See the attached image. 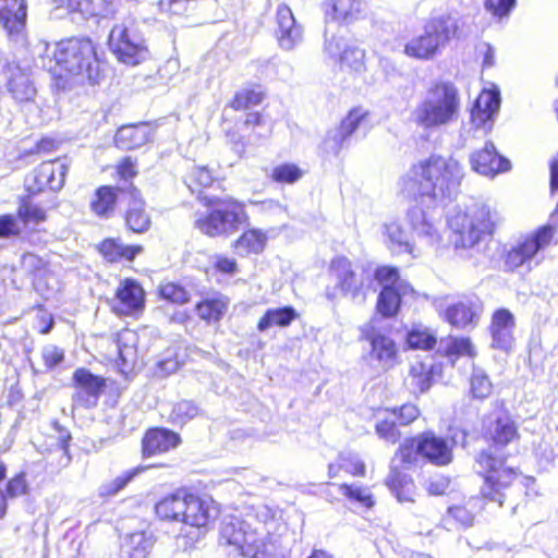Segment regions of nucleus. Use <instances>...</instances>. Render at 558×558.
I'll return each instance as SVG.
<instances>
[{
    "instance_id": "nucleus-57",
    "label": "nucleus",
    "mask_w": 558,
    "mask_h": 558,
    "mask_svg": "<svg viewBox=\"0 0 558 558\" xmlns=\"http://www.w3.org/2000/svg\"><path fill=\"white\" fill-rule=\"evenodd\" d=\"M408 343L413 349L428 350L436 344V337L428 330L413 329L408 333Z\"/></svg>"
},
{
    "instance_id": "nucleus-42",
    "label": "nucleus",
    "mask_w": 558,
    "mask_h": 558,
    "mask_svg": "<svg viewBox=\"0 0 558 558\" xmlns=\"http://www.w3.org/2000/svg\"><path fill=\"white\" fill-rule=\"evenodd\" d=\"M16 215L24 227L37 226L47 219L46 210L28 198H23L20 202Z\"/></svg>"
},
{
    "instance_id": "nucleus-40",
    "label": "nucleus",
    "mask_w": 558,
    "mask_h": 558,
    "mask_svg": "<svg viewBox=\"0 0 558 558\" xmlns=\"http://www.w3.org/2000/svg\"><path fill=\"white\" fill-rule=\"evenodd\" d=\"M266 241L267 236L263 231L251 229L234 242L233 247L239 255L258 254L264 250Z\"/></svg>"
},
{
    "instance_id": "nucleus-24",
    "label": "nucleus",
    "mask_w": 558,
    "mask_h": 558,
    "mask_svg": "<svg viewBox=\"0 0 558 558\" xmlns=\"http://www.w3.org/2000/svg\"><path fill=\"white\" fill-rule=\"evenodd\" d=\"M144 304V291L134 280L122 281L117 289L113 311L120 315H130Z\"/></svg>"
},
{
    "instance_id": "nucleus-18",
    "label": "nucleus",
    "mask_w": 558,
    "mask_h": 558,
    "mask_svg": "<svg viewBox=\"0 0 558 558\" xmlns=\"http://www.w3.org/2000/svg\"><path fill=\"white\" fill-rule=\"evenodd\" d=\"M365 339L368 341L371 350L369 357L377 362L383 369L392 368L398 362V350L395 341L380 332L371 330L366 332Z\"/></svg>"
},
{
    "instance_id": "nucleus-26",
    "label": "nucleus",
    "mask_w": 558,
    "mask_h": 558,
    "mask_svg": "<svg viewBox=\"0 0 558 558\" xmlns=\"http://www.w3.org/2000/svg\"><path fill=\"white\" fill-rule=\"evenodd\" d=\"M481 311L477 300L464 298L447 307L446 319L457 328H465L469 325L476 324Z\"/></svg>"
},
{
    "instance_id": "nucleus-45",
    "label": "nucleus",
    "mask_w": 558,
    "mask_h": 558,
    "mask_svg": "<svg viewBox=\"0 0 558 558\" xmlns=\"http://www.w3.org/2000/svg\"><path fill=\"white\" fill-rule=\"evenodd\" d=\"M493 383L488 374L481 367L473 365L470 377V391L475 399L484 400L493 393Z\"/></svg>"
},
{
    "instance_id": "nucleus-19",
    "label": "nucleus",
    "mask_w": 558,
    "mask_h": 558,
    "mask_svg": "<svg viewBox=\"0 0 558 558\" xmlns=\"http://www.w3.org/2000/svg\"><path fill=\"white\" fill-rule=\"evenodd\" d=\"M515 327L514 316L506 308L496 311L492 317L490 335L492 347L502 351H509L513 343Z\"/></svg>"
},
{
    "instance_id": "nucleus-8",
    "label": "nucleus",
    "mask_w": 558,
    "mask_h": 558,
    "mask_svg": "<svg viewBox=\"0 0 558 558\" xmlns=\"http://www.w3.org/2000/svg\"><path fill=\"white\" fill-rule=\"evenodd\" d=\"M482 472L485 473L484 485L481 493L484 498L502 506L505 493L518 476L514 468L506 465L502 458H498L488 451H483L477 458Z\"/></svg>"
},
{
    "instance_id": "nucleus-59",
    "label": "nucleus",
    "mask_w": 558,
    "mask_h": 558,
    "mask_svg": "<svg viewBox=\"0 0 558 558\" xmlns=\"http://www.w3.org/2000/svg\"><path fill=\"white\" fill-rule=\"evenodd\" d=\"M339 459L340 465L345 472L354 476L365 475V464L356 454L352 452H341Z\"/></svg>"
},
{
    "instance_id": "nucleus-7",
    "label": "nucleus",
    "mask_w": 558,
    "mask_h": 558,
    "mask_svg": "<svg viewBox=\"0 0 558 558\" xmlns=\"http://www.w3.org/2000/svg\"><path fill=\"white\" fill-rule=\"evenodd\" d=\"M209 204L211 211L195 219V227L204 234L229 235L247 220L244 206L233 199H210Z\"/></svg>"
},
{
    "instance_id": "nucleus-6",
    "label": "nucleus",
    "mask_w": 558,
    "mask_h": 558,
    "mask_svg": "<svg viewBox=\"0 0 558 558\" xmlns=\"http://www.w3.org/2000/svg\"><path fill=\"white\" fill-rule=\"evenodd\" d=\"M457 28V22L451 16L433 19L425 25L423 34L407 43L404 53L418 60L434 59L456 35Z\"/></svg>"
},
{
    "instance_id": "nucleus-21",
    "label": "nucleus",
    "mask_w": 558,
    "mask_h": 558,
    "mask_svg": "<svg viewBox=\"0 0 558 558\" xmlns=\"http://www.w3.org/2000/svg\"><path fill=\"white\" fill-rule=\"evenodd\" d=\"M416 452L437 465H446L451 461V450L445 439L430 432L416 437Z\"/></svg>"
},
{
    "instance_id": "nucleus-60",
    "label": "nucleus",
    "mask_w": 558,
    "mask_h": 558,
    "mask_svg": "<svg viewBox=\"0 0 558 558\" xmlns=\"http://www.w3.org/2000/svg\"><path fill=\"white\" fill-rule=\"evenodd\" d=\"M375 278L383 288H396L399 283H407L399 277V270L396 267L383 266L375 272Z\"/></svg>"
},
{
    "instance_id": "nucleus-64",
    "label": "nucleus",
    "mask_w": 558,
    "mask_h": 558,
    "mask_svg": "<svg viewBox=\"0 0 558 558\" xmlns=\"http://www.w3.org/2000/svg\"><path fill=\"white\" fill-rule=\"evenodd\" d=\"M41 357L47 368H53L64 359V352L54 344H47L41 350Z\"/></svg>"
},
{
    "instance_id": "nucleus-9",
    "label": "nucleus",
    "mask_w": 558,
    "mask_h": 558,
    "mask_svg": "<svg viewBox=\"0 0 558 558\" xmlns=\"http://www.w3.org/2000/svg\"><path fill=\"white\" fill-rule=\"evenodd\" d=\"M550 220L551 223L527 235L508 252L505 262L508 269L514 270L522 266L531 269L533 262L535 265L539 263L538 253L547 248L556 238L558 219L553 215Z\"/></svg>"
},
{
    "instance_id": "nucleus-38",
    "label": "nucleus",
    "mask_w": 558,
    "mask_h": 558,
    "mask_svg": "<svg viewBox=\"0 0 558 558\" xmlns=\"http://www.w3.org/2000/svg\"><path fill=\"white\" fill-rule=\"evenodd\" d=\"M407 385L413 393H423L432 386V365L415 362L411 365Z\"/></svg>"
},
{
    "instance_id": "nucleus-10",
    "label": "nucleus",
    "mask_w": 558,
    "mask_h": 558,
    "mask_svg": "<svg viewBox=\"0 0 558 558\" xmlns=\"http://www.w3.org/2000/svg\"><path fill=\"white\" fill-rule=\"evenodd\" d=\"M109 47L119 61L136 65L147 57V47L133 21L117 24L110 32Z\"/></svg>"
},
{
    "instance_id": "nucleus-22",
    "label": "nucleus",
    "mask_w": 558,
    "mask_h": 558,
    "mask_svg": "<svg viewBox=\"0 0 558 558\" xmlns=\"http://www.w3.org/2000/svg\"><path fill=\"white\" fill-rule=\"evenodd\" d=\"M472 168L487 177L505 172L510 168V161L498 155L493 143H486L485 147L471 156Z\"/></svg>"
},
{
    "instance_id": "nucleus-35",
    "label": "nucleus",
    "mask_w": 558,
    "mask_h": 558,
    "mask_svg": "<svg viewBox=\"0 0 558 558\" xmlns=\"http://www.w3.org/2000/svg\"><path fill=\"white\" fill-rule=\"evenodd\" d=\"M118 201V190L112 186H100L90 201L92 211L100 217L108 218L114 211Z\"/></svg>"
},
{
    "instance_id": "nucleus-46",
    "label": "nucleus",
    "mask_w": 558,
    "mask_h": 558,
    "mask_svg": "<svg viewBox=\"0 0 558 558\" xmlns=\"http://www.w3.org/2000/svg\"><path fill=\"white\" fill-rule=\"evenodd\" d=\"M150 547L144 533H133L125 537L121 546L123 558H146Z\"/></svg>"
},
{
    "instance_id": "nucleus-50",
    "label": "nucleus",
    "mask_w": 558,
    "mask_h": 558,
    "mask_svg": "<svg viewBox=\"0 0 558 558\" xmlns=\"http://www.w3.org/2000/svg\"><path fill=\"white\" fill-rule=\"evenodd\" d=\"M339 490L349 500L364 508H372L374 505L373 496L367 487L341 484L339 485Z\"/></svg>"
},
{
    "instance_id": "nucleus-14",
    "label": "nucleus",
    "mask_w": 558,
    "mask_h": 558,
    "mask_svg": "<svg viewBox=\"0 0 558 558\" xmlns=\"http://www.w3.org/2000/svg\"><path fill=\"white\" fill-rule=\"evenodd\" d=\"M73 381L72 408H95L105 387V380L86 368H77L73 374Z\"/></svg>"
},
{
    "instance_id": "nucleus-30",
    "label": "nucleus",
    "mask_w": 558,
    "mask_h": 558,
    "mask_svg": "<svg viewBox=\"0 0 558 558\" xmlns=\"http://www.w3.org/2000/svg\"><path fill=\"white\" fill-rule=\"evenodd\" d=\"M187 492L180 489L163 497L155 506L156 514L161 520L183 522Z\"/></svg>"
},
{
    "instance_id": "nucleus-27",
    "label": "nucleus",
    "mask_w": 558,
    "mask_h": 558,
    "mask_svg": "<svg viewBox=\"0 0 558 558\" xmlns=\"http://www.w3.org/2000/svg\"><path fill=\"white\" fill-rule=\"evenodd\" d=\"M179 442L180 437L173 432L165 428L150 429L143 438V454L149 457L162 453L177 447Z\"/></svg>"
},
{
    "instance_id": "nucleus-36",
    "label": "nucleus",
    "mask_w": 558,
    "mask_h": 558,
    "mask_svg": "<svg viewBox=\"0 0 558 558\" xmlns=\"http://www.w3.org/2000/svg\"><path fill=\"white\" fill-rule=\"evenodd\" d=\"M296 318L298 313L291 306H286L281 308H269L259 319L257 324V329L259 331H266L267 329L274 326L287 327Z\"/></svg>"
},
{
    "instance_id": "nucleus-28",
    "label": "nucleus",
    "mask_w": 558,
    "mask_h": 558,
    "mask_svg": "<svg viewBox=\"0 0 558 558\" xmlns=\"http://www.w3.org/2000/svg\"><path fill=\"white\" fill-rule=\"evenodd\" d=\"M150 135L148 124L123 125L117 131L114 142L121 149H136L145 145L150 140Z\"/></svg>"
},
{
    "instance_id": "nucleus-32",
    "label": "nucleus",
    "mask_w": 558,
    "mask_h": 558,
    "mask_svg": "<svg viewBox=\"0 0 558 558\" xmlns=\"http://www.w3.org/2000/svg\"><path fill=\"white\" fill-rule=\"evenodd\" d=\"M413 292L409 283H399L396 288H383L377 300V311L384 317H391L397 314L401 299Z\"/></svg>"
},
{
    "instance_id": "nucleus-31",
    "label": "nucleus",
    "mask_w": 558,
    "mask_h": 558,
    "mask_svg": "<svg viewBox=\"0 0 558 558\" xmlns=\"http://www.w3.org/2000/svg\"><path fill=\"white\" fill-rule=\"evenodd\" d=\"M471 504L472 500L466 505H454L449 507L441 518V526L447 531H459L473 526L475 514Z\"/></svg>"
},
{
    "instance_id": "nucleus-51",
    "label": "nucleus",
    "mask_w": 558,
    "mask_h": 558,
    "mask_svg": "<svg viewBox=\"0 0 558 558\" xmlns=\"http://www.w3.org/2000/svg\"><path fill=\"white\" fill-rule=\"evenodd\" d=\"M375 429L379 438L392 445L396 444L401 436L396 426V420L386 414L385 411L376 423Z\"/></svg>"
},
{
    "instance_id": "nucleus-63",
    "label": "nucleus",
    "mask_w": 558,
    "mask_h": 558,
    "mask_svg": "<svg viewBox=\"0 0 558 558\" xmlns=\"http://www.w3.org/2000/svg\"><path fill=\"white\" fill-rule=\"evenodd\" d=\"M517 0H486V9L499 19L508 16L511 10L514 8Z\"/></svg>"
},
{
    "instance_id": "nucleus-16",
    "label": "nucleus",
    "mask_w": 558,
    "mask_h": 558,
    "mask_svg": "<svg viewBox=\"0 0 558 558\" xmlns=\"http://www.w3.org/2000/svg\"><path fill=\"white\" fill-rule=\"evenodd\" d=\"M499 106L500 95L497 89L483 90L471 110L472 124L487 134L493 128L494 116L498 112Z\"/></svg>"
},
{
    "instance_id": "nucleus-49",
    "label": "nucleus",
    "mask_w": 558,
    "mask_h": 558,
    "mask_svg": "<svg viewBox=\"0 0 558 558\" xmlns=\"http://www.w3.org/2000/svg\"><path fill=\"white\" fill-rule=\"evenodd\" d=\"M56 9H64L68 12H80L83 15H98V10L95 0H52Z\"/></svg>"
},
{
    "instance_id": "nucleus-11",
    "label": "nucleus",
    "mask_w": 558,
    "mask_h": 558,
    "mask_svg": "<svg viewBox=\"0 0 558 558\" xmlns=\"http://www.w3.org/2000/svg\"><path fill=\"white\" fill-rule=\"evenodd\" d=\"M0 76L12 97L20 102L32 101L36 96V88L32 80L31 68L14 59H10L0 49Z\"/></svg>"
},
{
    "instance_id": "nucleus-61",
    "label": "nucleus",
    "mask_w": 558,
    "mask_h": 558,
    "mask_svg": "<svg viewBox=\"0 0 558 558\" xmlns=\"http://www.w3.org/2000/svg\"><path fill=\"white\" fill-rule=\"evenodd\" d=\"M17 216L1 215L0 216V239H9L19 236L22 232Z\"/></svg>"
},
{
    "instance_id": "nucleus-52",
    "label": "nucleus",
    "mask_w": 558,
    "mask_h": 558,
    "mask_svg": "<svg viewBox=\"0 0 558 558\" xmlns=\"http://www.w3.org/2000/svg\"><path fill=\"white\" fill-rule=\"evenodd\" d=\"M264 99V93L258 88H244L238 92L231 104L235 110H245L259 105Z\"/></svg>"
},
{
    "instance_id": "nucleus-5",
    "label": "nucleus",
    "mask_w": 558,
    "mask_h": 558,
    "mask_svg": "<svg viewBox=\"0 0 558 558\" xmlns=\"http://www.w3.org/2000/svg\"><path fill=\"white\" fill-rule=\"evenodd\" d=\"M53 59L60 70L81 76L90 84L99 77V62L93 43L86 38H70L56 44Z\"/></svg>"
},
{
    "instance_id": "nucleus-58",
    "label": "nucleus",
    "mask_w": 558,
    "mask_h": 558,
    "mask_svg": "<svg viewBox=\"0 0 558 558\" xmlns=\"http://www.w3.org/2000/svg\"><path fill=\"white\" fill-rule=\"evenodd\" d=\"M385 413L399 421L400 425H408L418 417L420 410L415 404L407 403L399 409L385 410Z\"/></svg>"
},
{
    "instance_id": "nucleus-2",
    "label": "nucleus",
    "mask_w": 558,
    "mask_h": 558,
    "mask_svg": "<svg viewBox=\"0 0 558 558\" xmlns=\"http://www.w3.org/2000/svg\"><path fill=\"white\" fill-rule=\"evenodd\" d=\"M287 525L267 507L245 520L226 517L220 526V545L230 555L246 558H287Z\"/></svg>"
},
{
    "instance_id": "nucleus-33",
    "label": "nucleus",
    "mask_w": 558,
    "mask_h": 558,
    "mask_svg": "<svg viewBox=\"0 0 558 558\" xmlns=\"http://www.w3.org/2000/svg\"><path fill=\"white\" fill-rule=\"evenodd\" d=\"M384 234L386 236V243L393 253H408L413 257L416 256L414 253V245L410 241L409 235L403 230L401 225L397 221H390L384 225Z\"/></svg>"
},
{
    "instance_id": "nucleus-44",
    "label": "nucleus",
    "mask_w": 558,
    "mask_h": 558,
    "mask_svg": "<svg viewBox=\"0 0 558 558\" xmlns=\"http://www.w3.org/2000/svg\"><path fill=\"white\" fill-rule=\"evenodd\" d=\"M328 8H331L333 19L343 22L356 20L362 12L361 0H328Z\"/></svg>"
},
{
    "instance_id": "nucleus-17",
    "label": "nucleus",
    "mask_w": 558,
    "mask_h": 558,
    "mask_svg": "<svg viewBox=\"0 0 558 558\" xmlns=\"http://www.w3.org/2000/svg\"><path fill=\"white\" fill-rule=\"evenodd\" d=\"M276 16L278 25L276 35L279 46L290 51L301 43L302 27L296 24L291 9L284 3L278 5Z\"/></svg>"
},
{
    "instance_id": "nucleus-39",
    "label": "nucleus",
    "mask_w": 558,
    "mask_h": 558,
    "mask_svg": "<svg viewBox=\"0 0 558 558\" xmlns=\"http://www.w3.org/2000/svg\"><path fill=\"white\" fill-rule=\"evenodd\" d=\"M99 250L105 258H107L109 262H117L122 258L132 260L138 253L142 252V246L124 245L119 240L107 239L100 244Z\"/></svg>"
},
{
    "instance_id": "nucleus-25",
    "label": "nucleus",
    "mask_w": 558,
    "mask_h": 558,
    "mask_svg": "<svg viewBox=\"0 0 558 558\" xmlns=\"http://www.w3.org/2000/svg\"><path fill=\"white\" fill-rule=\"evenodd\" d=\"M330 272L343 294L359 295L363 288V279L352 269L351 262L345 257H337L331 262Z\"/></svg>"
},
{
    "instance_id": "nucleus-53",
    "label": "nucleus",
    "mask_w": 558,
    "mask_h": 558,
    "mask_svg": "<svg viewBox=\"0 0 558 558\" xmlns=\"http://www.w3.org/2000/svg\"><path fill=\"white\" fill-rule=\"evenodd\" d=\"M198 414V408L187 400H182L173 405L171 420L177 424H185Z\"/></svg>"
},
{
    "instance_id": "nucleus-12",
    "label": "nucleus",
    "mask_w": 558,
    "mask_h": 558,
    "mask_svg": "<svg viewBox=\"0 0 558 558\" xmlns=\"http://www.w3.org/2000/svg\"><path fill=\"white\" fill-rule=\"evenodd\" d=\"M324 51L331 59L338 60L340 68L350 73L362 74L366 71L365 50L355 43L342 37L326 38Z\"/></svg>"
},
{
    "instance_id": "nucleus-37",
    "label": "nucleus",
    "mask_w": 558,
    "mask_h": 558,
    "mask_svg": "<svg viewBox=\"0 0 558 558\" xmlns=\"http://www.w3.org/2000/svg\"><path fill=\"white\" fill-rule=\"evenodd\" d=\"M439 350L452 360V363L460 356L475 357L476 349L469 338L448 337L439 342Z\"/></svg>"
},
{
    "instance_id": "nucleus-34",
    "label": "nucleus",
    "mask_w": 558,
    "mask_h": 558,
    "mask_svg": "<svg viewBox=\"0 0 558 558\" xmlns=\"http://www.w3.org/2000/svg\"><path fill=\"white\" fill-rule=\"evenodd\" d=\"M137 333L131 329H123L117 336V350L124 367L135 366L137 362Z\"/></svg>"
},
{
    "instance_id": "nucleus-3",
    "label": "nucleus",
    "mask_w": 558,
    "mask_h": 558,
    "mask_svg": "<svg viewBox=\"0 0 558 558\" xmlns=\"http://www.w3.org/2000/svg\"><path fill=\"white\" fill-rule=\"evenodd\" d=\"M460 112V97L452 83H434L412 111L413 121L424 130H436L454 122Z\"/></svg>"
},
{
    "instance_id": "nucleus-13",
    "label": "nucleus",
    "mask_w": 558,
    "mask_h": 558,
    "mask_svg": "<svg viewBox=\"0 0 558 558\" xmlns=\"http://www.w3.org/2000/svg\"><path fill=\"white\" fill-rule=\"evenodd\" d=\"M66 172L68 165L64 161H45L26 178V189L31 194H38L46 189L59 191L64 184Z\"/></svg>"
},
{
    "instance_id": "nucleus-56",
    "label": "nucleus",
    "mask_w": 558,
    "mask_h": 558,
    "mask_svg": "<svg viewBox=\"0 0 558 558\" xmlns=\"http://www.w3.org/2000/svg\"><path fill=\"white\" fill-rule=\"evenodd\" d=\"M160 295L172 303L184 304L189 302V292L181 286L173 282H167L159 288Z\"/></svg>"
},
{
    "instance_id": "nucleus-48",
    "label": "nucleus",
    "mask_w": 558,
    "mask_h": 558,
    "mask_svg": "<svg viewBox=\"0 0 558 558\" xmlns=\"http://www.w3.org/2000/svg\"><path fill=\"white\" fill-rule=\"evenodd\" d=\"M369 122L367 118V112L362 108L352 109L348 116L342 120L339 128L343 133L349 137L355 132L360 130L365 133L368 129Z\"/></svg>"
},
{
    "instance_id": "nucleus-54",
    "label": "nucleus",
    "mask_w": 558,
    "mask_h": 558,
    "mask_svg": "<svg viewBox=\"0 0 558 558\" xmlns=\"http://www.w3.org/2000/svg\"><path fill=\"white\" fill-rule=\"evenodd\" d=\"M270 177L276 182L291 184L302 177V171L295 165L283 163L275 167Z\"/></svg>"
},
{
    "instance_id": "nucleus-29",
    "label": "nucleus",
    "mask_w": 558,
    "mask_h": 558,
    "mask_svg": "<svg viewBox=\"0 0 558 558\" xmlns=\"http://www.w3.org/2000/svg\"><path fill=\"white\" fill-rule=\"evenodd\" d=\"M124 219L129 229L135 233H144L150 227V217L145 209V203L136 191L131 193Z\"/></svg>"
},
{
    "instance_id": "nucleus-62",
    "label": "nucleus",
    "mask_w": 558,
    "mask_h": 558,
    "mask_svg": "<svg viewBox=\"0 0 558 558\" xmlns=\"http://www.w3.org/2000/svg\"><path fill=\"white\" fill-rule=\"evenodd\" d=\"M213 182L211 172L205 167H196L192 170L189 175V189L194 192L193 184L196 186L206 187L209 186Z\"/></svg>"
},
{
    "instance_id": "nucleus-1",
    "label": "nucleus",
    "mask_w": 558,
    "mask_h": 558,
    "mask_svg": "<svg viewBox=\"0 0 558 558\" xmlns=\"http://www.w3.org/2000/svg\"><path fill=\"white\" fill-rule=\"evenodd\" d=\"M463 178L461 165L453 158L430 156L412 166L401 179V191L415 204L408 210L412 231L427 245L439 243V226L429 211L452 201Z\"/></svg>"
},
{
    "instance_id": "nucleus-15",
    "label": "nucleus",
    "mask_w": 558,
    "mask_h": 558,
    "mask_svg": "<svg viewBox=\"0 0 558 558\" xmlns=\"http://www.w3.org/2000/svg\"><path fill=\"white\" fill-rule=\"evenodd\" d=\"M27 19L26 0H0V26L10 40L24 43Z\"/></svg>"
},
{
    "instance_id": "nucleus-41",
    "label": "nucleus",
    "mask_w": 558,
    "mask_h": 558,
    "mask_svg": "<svg viewBox=\"0 0 558 558\" xmlns=\"http://www.w3.org/2000/svg\"><path fill=\"white\" fill-rule=\"evenodd\" d=\"M228 308V300L218 295L206 299L196 305L197 315L207 322H218Z\"/></svg>"
},
{
    "instance_id": "nucleus-4",
    "label": "nucleus",
    "mask_w": 558,
    "mask_h": 558,
    "mask_svg": "<svg viewBox=\"0 0 558 558\" xmlns=\"http://www.w3.org/2000/svg\"><path fill=\"white\" fill-rule=\"evenodd\" d=\"M498 214L488 205L475 203L464 210L456 209L448 218L449 228L459 236L457 244L472 247L493 233Z\"/></svg>"
},
{
    "instance_id": "nucleus-43",
    "label": "nucleus",
    "mask_w": 558,
    "mask_h": 558,
    "mask_svg": "<svg viewBox=\"0 0 558 558\" xmlns=\"http://www.w3.org/2000/svg\"><path fill=\"white\" fill-rule=\"evenodd\" d=\"M387 485L396 494L399 501L413 500L414 484L407 474L392 469L387 478Z\"/></svg>"
},
{
    "instance_id": "nucleus-47",
    "label": "nucleus",
    "mask_w": 558,
    "mask_h": 558,
    "mask_svg": "<svg viewBox=\"0 0 558 558\" xmlns=\"http://www.w3.org/2000/svg\"><path fill=\"white\" fill-rule=\"evenodd\" d=\"M149 469V466H136L131 470L123 472L121 475L117 476L114 480L105 483L99 488V495L102 497L114 496L119 492H121L133 478L143 473L145 470Z\"/></svg>"
},
{
    "instance_id": "nucleus-55",
    "label": "nucleus",
    "mask_w": 558,
    "mask_h": 558,
    "mask_svg": "<svg viewBox=\"0 0 558 558\" xmlns=\"http://www.w3.org/2000/svg\"><path fill=\"white\" fill-rule=\"evenodd\" d=\"M347 140V135L339 126L331 129L323 142V149L326 154L338 155Z\"/></svg>"
},
{
    "instance_id": "nucleus-23",
    "label": "nucleus",
    "mask_w": 558,
    "mask_h": 558,
    "mask_svg": "<svg viewBox=\"0 0 558 558\" xmlns=\"http://www.w3.org/2000/svg\"><path fill=\"white\" fill-rule=\"evenodd\" d=\"M485 432L496 448L505 447L519 438L517 425L507 413L495 414L485 423Z\"/></svg>"
},
{
    "instance_id": "nucleus-20",
    "label": "nucleus",
    "mask_w": 558,
    "mask_h": 558,
    "mask_svg": "<svg viewBox=\"0 0 558 558\" xmlns=\"http://www.w3.org/2000/svg\"><path fill=\"white\" fill-rule=\"evenodd\" d=\"M217 515L211 500L187 493L183 523L194 527H205Z\"/></svg>"
}]
</instances>
